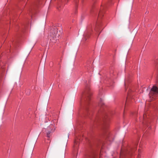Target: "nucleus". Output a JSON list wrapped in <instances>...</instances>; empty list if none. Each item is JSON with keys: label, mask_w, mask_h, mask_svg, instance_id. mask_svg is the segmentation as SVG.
I'll return each instance as SVG.
<instances>
[{"label": "nucleus", "mask_w": 158, "mask_h": 158, "mask_svg": "<svg viewBox=\"0 0 158 158\" xmlns=\"http://www.w3.org/2000/svg\"><path fill=\"white\" fill-rule=\"evenodd\" d=\"M52 125H50L47 128V130L46 131V135L48 138L50 137L51 133L53 132L55 130V128H52Z\"/></svg>", "instance_id": "nucleus-3"}, {"label": "nucleus", "mask_w": 158, "mask_h": 158, "mask_svg": "<svg viewBox=\"0 0 158 158\" xmlns=\"http://www.w3.org/2000/svg\"><path fill=\"white\" fill-rule=\"evenodd\" d=\"M59 34H58L57 29L56 28L54 31L52 32L51 35L50 42V45H52L53 44L56 43L57 41V38H59Z\"/></svg>", "instance_id": "nucleus-2"}, {"label": "nucleus", "mask_w": 158, "mask_h": 158, "mask_svg": "<svg viewBox=\"0 0 158 158\" xmlns=\"http://www.w3.org/2000/svg\"><path fill=\"white\" fill-rule=\"evenodd\" d=\"M78 141L75 140L74 142V147L75 148H77V147L78 145Z\"/></svg>", "instance_id": "nucleus-4"}, {"label": "nucleus", "mask_w": 158, "mask_h": 158, "mask_svg": "<svg viewBox=\"0 0 158 158\" xmlns=\"http://www.w3.org/2000/svg\"><path fill=\"white\" fill-rule=\"evenodd\" d=\"M149 96L151 100L156 99L158 97V88L155 86H153L149 94Z\"/></svg>", "instance_id": "nucleus-1"}]
</instances>
